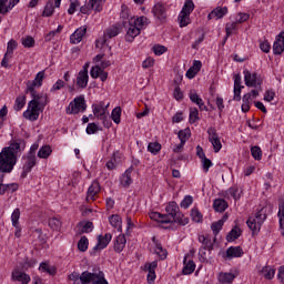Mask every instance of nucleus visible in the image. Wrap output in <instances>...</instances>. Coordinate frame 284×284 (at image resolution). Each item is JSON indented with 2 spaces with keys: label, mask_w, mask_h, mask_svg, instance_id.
Segmentation results:
<instances>
[{
  "label": "nucleus",
  "mask_w": 284,
  "mask_h": 284,
  "mask_svg": "<svg viewBox=\"0 0 284 284\" xmlns=\"http://www.w3.org/2000/svg\"><path fill=\"white\" fill-rule=\"evenodd\" d=\"M26 150V141L14 140L9 146L0 152V172H12L17 165V153Z\"/></svg>",
  "instance_id": "1"
},
{
  "label": "nucleus",
  "mask_w": 284,
  "mask_h": 284,
  "mask_svg": "<svg viewBox=\"0 0 284 284\" xmlns=\"http://www.w3.org/2000/svg\"><path fill=\"white\" fill-rule=\"evenodd\" d=\"M29 94L32 100L29 101L28 109L23 112V116L27 121H38L39 115L45 110V105H48L50 101L45 93H38L36 89H33V92H29Z\"/></svg>",
  "instance_id": "2"
},
{
  "label": "nucleus",
  "mask_w": 284,
  "mask_h": 284,
  "mask_svg": "<svg viewBox=\"0 0 284 284\" xmlns=\"http://www.w3.org/2000/svg\"><path fill=\"white\" fill-rule=\"evenodd\" d=\"M149 23L150 20L145 16L140 18H131L129 21H124L123 26L126 28L125 40L129 43H132L135 37H139L141 34V30H143V28H145V26Z\"/></svg>",
  "instance_id": "3"
},
{
  "label": "nucleus",
  "mask_w": 284,
  "mask_h": 284,
  "mask_svg": "<svg viewBox=\"0 0 284 284\" xmlns=\"http://www.w3.org/2000/svg\"><path fill=\"white\" fill-rule=\"evenodd\" d=\"M165 223H179L180 225H187L190 223V219L185 217V215L181 213V209L176 202H170L165 207Z\"/></svg>",
  "instance_id": "4"
},
{
  "label": "nucleus",
  "mask_w": 284,
  "mask_h": 284,
  "mask_svg": "<svg viewBox=\"0 0 284 284\" xmlns=\"http://www.w3.org/2000/svg\"><path fill=\"white\" fill-rule=\"evenodd\" d=\"M267 215L265 214L263 209L257 211L255 215L248 217V220L246 221V225L251 230L253 236L261 232V226L263 225V223H265Z\"/></svg>",
  "instance_id": "5"
},
{
  "label": "nucleus",
  "mask_w": 284,
  "mask_h": 284,
  "mask_svg": "<svg viewBox=\"0 0 284 284\" xmlns=\"http://www.w3.org/2000/svg\"><path fill=\"white\" fill-rule=\"evenodd\" d=\"M199 243L202 244L199 250L200 261L205 263V261H207V256H210L212 250H214V242H212V237H210V235H199Z\"/></svg>",
  "instance_id": "6"
},
{
  "label": "nucleus",
  "mask_w": 284,
  "mask_h": 284,
  "mask_svg": "<svg viewBox=\"0 0 284 284\" xmlns=\"http://www.w3.org/2000/svg\"><path fill=\"white\" fill-rule=\"evenodd\" d=\"M192 12H194V1L186 0L178 18L180 28H187L190 26V14Z\"/></svg>",
  "instance_id": "7"
},
{
  "label": "nucleus",
  "mask_w": 284,
  "mask_h": 284,
  "mask_svg": "<svg viewBox=\"0 0 284 284\" xmlns=\"http://www.w3.org/2000/svg\"><path fill=\"white\" fill-rule=\"evenodd\" d=\"M121 33V28L119 26H111L105 29L103 37L97 40L95 48H103L108 43L109 39H114V37H119Z\"/></svg>",
  "instance_id": "8"
},
{
  "label": "nucleus",
  "mask_w": 284,
  "mask_h": 284,
  "mask_svg": "<svg viewBox=\"0 0 284 284\" xmlns=\"http://www.w3.org/2000/svg\"><path fill=\"white\" fill-rule=\"evenodd\" d=\"M244 81L247 88H257L260 91L263 90L261 87L263 85V78H261V75H258L256 72L252 73L244 70Z\"/></svg>",
  "instance_id": "9"
},
{
  "label": "nucleus",
  "mask_w": 284,
  "mask_h": 284,
  "mask_svg": "<svg viewBox=\"0 0 284 284\" xmlns=\"http://www.w3.org/2000/svg\"><path fill=\"white\" fill-rule=\"evenodd\" d=\"M88 104H85V98L80 95L74 98L73 102H70L67 108V114H79V112H85Z\"/></svg>",
  "instance_id": "10"
},
{
  "label": "nucleus",
  "mask_w": 284,
  "mask_h": 284,
  "mask_svg": "<svg viewBox=\"0 0 284 284\" xmlns=\"http://www.w3.org/2000/svg\"><path fill=\"white\" fill-rule=\"evenodd\" d=\"M209 134V141L212 144L214 152H221V149L223 148V144H221V139L219 138V133L216 132V129L214 126H210L206 131Z\"/></svg>",
  "instance_id": "11"
},
{
  "label": "nucleus",
  "mask_w": 284,
  "mask_h": 284,
  "mask_svg": "<svg viewBox=\"0 0 284 284\" xmlns=\"http://www.w3.org/2000/svg\"><path fill=\"white\" fill-rule=\"evenodd\" d=\"M43 79H45V71H39L36 74L34 80L32 81H27V90L26 93L28 94V92H34L36 88H41L43 85Z\"/></svg>",
  "instance_id": "12"
},
{
  "label": "nucleus",
  "mask_w": 284,
  "mask_h": 284,
  "mask_svg": "<svg viewBox=\"0 0 284 284\" xmlns=\"http://www.w3.org/2000/svg\"><path fill=\"white\" fill-rule=\"evenodd\" d=\"M24 163L22 166V179H26V176H28V174H30L32 172V168H34V165H37V155H32V154H27L26 156L22 158Z\"/></svg>",
  "instance_id": "13"
},
{
  "label": "nucleus",
  "mask_w": 284,
  "mask_h": 284,
  "mask_svg": "<svg viewBox=\"0 0 284 284\" xmlns=\"http://www.w3.org/2000/svg\"><path fill=\"white\" fill-rule=\"evenodd\" d=\"M19 43L14 41V39H11L7 44V52L4 53V57L1 61L2 68H10V64L8 63L9 59H12V54H14V50H17Z\"/></svg>",
  "instance_id": "14"
},
{
  "label": "nucleus",
  "mask_w": 284,
  "mask_h": 284,
  "mask_svg": "<svg viewBox=\"0 0 284 284\" xmlns=\"http://www.w3.org/2000/svg\"><path fill=\"white\" fill-rule=\"evenodd\" d=\"M6 174H10V172L0 171V196H3L6 192H17V190H19V184L17 183L3 184V179H6Z\"/></svg>",
  "instance_id": "15"
},
{
  "label": "nucleus",
  "mask_w": 284,
  "mask_h": 284,
  "mask_svg": "<svg viewBox=\"0 0 284 284\" xmlns=\"http://www.w3.org/2000/svg\"><path fill=\"white\" fill-rule=\"evenodd\" d=\"M156 267H159L158 261L144 265V272H148L146 278L149 284H154V281L156 280Z\"/></svg>",
  "instance_id": "16"
},
{
  "label": "nucleus",
  "mask_w": 284,
  "mask_h": 284,
  "mask_svg": "<svg viewBox=\"0 0 284 284\" xmlns=\"http://www.w3.org/2000/svg\"><path fill=\"white\" fill-rule=\"evenodd\" d=\"M110 104L105 105V102H100L99 104H93V114L94 116H97V119H105V116L108 115V106Z\"/></svg>",
  "instance_id": "17"
},
{
  "label": "nucleus",
  "mask_w": 284,
  "mask_h": 284,
  "mask_svg": "<svg viewBox=\"0 0 284 284\" xmlns=\"http://www.w3.org/2000/svg\"><path fill=\"white\" fill-rule=\"evenodd\" d=\"M21 0H0V14H8ZM1 23V17H0Z\"/></svg>",
  "instance_id": "18"
},
{
  "label": "nucleus",
  "mask_w": 284,
  "mask_h": 284,
  "mask_svg": "<svg viewBox=\"0 0 284 284\" xmlns=\"http://www.w3.org/2000/svg\"><path fill=\"white\" fill-rule=\"evenodd\" d=\"M110 241H112V234L105 233L104 235L98 236V244L93 247L97 252L98 250H105L108 245H110Z\"/></svg>",
  "instance_id": "19"
},
{
  "label": "nucleus",
  "mask_w": 284,
  "mask_h": 284,
  "mask_svg": "<svg viewBox=\"0 0 284 284\" xmlns=\"http://www.w3.org/2000/svg\"><path fill=\"white\" fill-rule=\"evenodd\" d=\"M90 81V75L83 71H79L77 79H75V84L77 88H80V90H85L88 88V83Z\"/></svg>",
  "instance_id": "20"
},
{
  "label": "nucleus",
  "mask_w": 284,
  "mask_h": 284,
  "mask_svg": "<svg viewBox=\"0 0 284 284\" xmlns=\"http://www.w3.org/2000/svg\"><path fill=\"white\" fill-rule=\"evenodd\" d=\"M189 99L192 101V103H195V105H199L200 110L203 112H207V106L205 105V102H203V99L199 97V93L196 91L191 90L189 93Z\"/></svg>",
  "instance_id": "21"
},
{
  "label": "nucleus",
  "mask_w": 284,
  "mask_h": 284,
  "mask_svg": "<svg viewBox=\"0 0 284 284\" xmlns=\"http://www.w3.org/2000/svg\"><path fill=\"white\" fill-rule=\"evenodd\" d=\"M85 32H88V28L85 27H80L77 29L70 37L71 43H81V41H83V37H85Z\"/></svg>",
  "instance_id": "22"
},
{
  "label": "nucleus",
  "mask_w": 284,
  "mask_h": 284,
  "mask_svg": "<svg viewBox=\"0 0 284 284\" xmlns=\"http://www.w3.org/2000/svg\"><path fill=\"white\" fill-rule=\"evenodd\" d=\"M152 241L155 245L154 254L159 256L160 261H165L168 258V250L163 248V245L159 243L155 236L152 237Z\"/></svg>",
  "instance_id": "23"
},
{
  "label": "nucleus",
  "mask_w": 284,
  "mask_h": 284,
  "mask_svg": "<svg viewBox=\"0 0 284 284\" xmlns=\"http://www.w3.org/2000/svg\"><path fill=\"white\" fill-rule=\"evenodd\" d=\"M126 243H128V240L125 239L124 234L118 235L114 240V245H113L114 252H116L118 254H121V252L125 250Z\"/></svg>",
  "instance_id": "24"
},
{
  "label": "nucleus",
  "mask_w": 284,
  "mask_h": 284,
  "mask_svg": "<svg viewBox=\"0 0 284 284\" xmlns=\"http://www.w3.org/2000/svg\"><path fill=\"white\" fill-rule=\"evenodd\" d=\"M227 12H229L227 7H216L209 13L207 19L209 20L223 19V17H225V14H227Z\"/></svg>",
  "instance_id": "25"
},
{
  "label": "nucleus",
  "mask_w": 284,
  "mask_h": 284,
  "mask_svg": "<svg viewBox=\"0 0 284 284\" xmlns=\"http://www.w3.org/2000/svg\"><path fill=\"white\" fill-rule=\"evenodd\" d=\"M99 192H101V184H99L97 181H93L88 189L87 201H94V196H97Z\"/></svg>",
  "instance_id": "26"
},
{
  "label": "nucleus",
  "mask_w": 284,
  "mask_h": 284,
  "mask_svg": "<svg viewBox=\"0 0 284 284\" xmlns=\"http://www.w3.org/2000/svg\"><path fill=\"white\" fill-rule=\"evenodd\" d=\"M243 248L241 246H230L226 250V258H241L243 256Z\"/></svg>",
  "instance_id": "27"
},
{
  "label": "nucleus",
  "mask_w": 284,
  "mask_h": 284,
  "mask_svg": "<svg viewBox=\"0 0 284 284\" xmlns=\"http://www.w3.org/2000/svg\"><path fill=\"white\" fill-rule=\"evenodd\" d=\"M165 12H166V9H165V6H163V3H156L153 7V14L160 21H165L166 17H168V14Z\"/></svg>",
  "instance_id": "28"
},
{
  "label": "nucleus",
  "mask_w": 284,
  "mask_h": 284,
  "mask_svg": "<svg viewBox=\"0 0 284 284\" xmlns=\"http://www.w3.org/2000/svg\"><path fill=\"white\" fill-rule=\"evenodd\" d=\"M11 278H12V281H18L19 283H22V284L30 283V275H28L19 270H16L12 272Z\"/></svg>",
  "instance_id": "29"
},
{
  "label": "nucleus",
  "mask_w": 284,
  "mask_h": 284,
  "mask_svg": "<svg viewBox=\"0 0 284 284\" xmlns=\"http://www.w3.org/2000/svg\"><path fill=\"white\" fill-rule=\"evenodd\" d=\"M244 88L241 85V74L234 75V101H241V89Z\"/></svg>",
  "instance_id": "30"
},
{
  "label": "nucleus",
  "mask_w": 284,
  "mask_h": 284,
  "mask_svg": "<svg viewBox=\"0 0 284 284\" xmlns=\"http://www.w3.org/2000/svg\"><path fill=\"white\" fill-rule=\"evenodd\" d=\"M184 267L182 270V274L187 275L192 274L194 270H196V264L192 260H187V255L184 256Z\"/></svg>",
  "instance_id": "31"
},
{
  "label": "nucleus",
  "mask_w": 284,
  "mask_h": 284,
  "mask_svg": "<svg viewBox=\"0 0 284 284\" xmlns=\"http://www.w3.org/2000/svg\"><path fill=\"white\" fill-rule=\"evenodd\" d=\"M234 278H236L234 273H220L217 276L219 284H232Z\"/></svg>",
  "instance_id": "32"
},
{
  "label": "nucleus",
  "mask_w": 284,
  "mask_h": 284,
  "mask_svg": "<svg viewBox=\"0 0 284 284\" xmlns=\"http://www.w3.org/2000/svg\"><path fill=\"white\" fill-rule=\"evenodd\" d=\"M120 183L123 187H130L132 185V169H128L121 176Z\"/></svg>",
  "instance_id": "33"
},
{
  "label": "nucleus",
  "mask_w": 284,
  "mask_h": 284,
  "mask_svg": "<svg viewBox=\"0 0 284 284\" xmlns=\"http://www.w3.org/2000/svg\"><path fill=\"white\" fill-rule=\"evenodd\" d=\"M95 275H97V272L90 273V271H84L80 275V283L81 284L93 283Z\"/></svg>",
  "instance_id": "34"
},
{
  "label": "nucleus",
  "mask_w": 284,
  "mask_h": 284,
  "mask_svg": "<svg viewBox=\"0 0 284 284\" xmlns=\"http://www.w3.org/2000/svg\"><path fill=\"white\" fill-rule=\"evenodd\" d=\"M273 52L274 54H283L284 52V38H278L273 44Z\"/></svg>",
  "instance_id": "35"
},
{
  "label": "nucleus",
  "mask_w": 284,
  "mask_h": 284,
  "mask_svg": "<svg viewBox=\"0 0 284 284\" xmlns=\"http://www.w3.org/2000/svg\"><path fill=\"white\" fill-rule=\"evenodd\" d=\"M78 227H81L80 231H78V234H90L92 230H94V224L92 222H87V223H79Z\"/></svg>",
  "instance_id": "36"
},
{
  "label": "nucleus",
  "mask_w": 284,
  "mask_h": 284,
  "mask_svg": "<svg viewBox=\"0 0 284 284\" xmlns=\"http://www.w3.org/2000/svg\"><path fill=\"white\" fill-rule=\"evenodd\" d=\"M213 207L215 212H225L227 210V203L223 199H217L213 202Z\"/></svg>",
  "instance_id": "37"
},
{
  "label": "nucleus",
  "mask_w": 284,
  "mask_h": 284,
  "mask_svg": "<svg viewBox=\"0 0 284 284\" xmlns=\"http://www.w3.org/2000/svg\"><path fill=\"white\" fill-rule=\"evenodd\" d=\"M103 6H104V3H101L100 4V10H97V7H92V4H90V0L88 1V6H82L81 8H80V12L82 13V14H90V11L91 10H94V12H101L102 10H103Z\"/></svg>",
  "instance_id": "38"
},
{
  "label": "nucleus",
  "mask_w": 284,
  "mask_h": 284,
  "mask_svg": "<svg viewBox=\"0 0 284 284\" xmlns=\"http://www.w3.org/2000/svg\"><path fill=\"white\" fill-rule=\"evenodd\" d=\"M241 229L239 226L233 227L230 233L226 235V241L231 243L232 241H236L241 236Z\"/></svg>",
  "instance_id": "39"
},
{
  "label": "nucleus",
  "mask_w": 284,
  "mask_h": 284,
  "mask_svg": "<svg viewBox=\"0 0 284 284\" xmlns=\"http://www.w3.org/2000/svg\"><path fill=\"white\" fill-rule=\"evenodd\" d=\"M261 272L264 278H267V281H272L276 274V271L272 266H264Z\"/></svg>",
  "instance_id": "40"
},
{
  "label": "nucleus",
  "mask_w": 284,
  "mask_h": 284,
  "mask_svg": "<svg viewBox=\"0 0 284 284\" xmlns=\"http://www.w3.org/2000/svg\"><path fill=\"white\" fill-rule=\"evenodd\" d=\"M92 284H109L108 280H105V274L103 271H95V276L93 277Z\"/></svg>",
  "instance_id": "41"
},
{
  "label": "nucleus",
  "mask_w": 284,
  "mask_h": 284,
  "mask_svg": "<svg viewBox=\"0 0 284 284\" xmlns=\"http://www.w3.org/2000/svg\"><path fill=\"white\" fill-rule=\"evenodd\" d=\"M52 154V148L50 145H44L38 151L39 159H48Z\"/></svg>",
  "instance_id": "42"
},
{
  "label": "nucleus",
  "mask_w": 284,
  "mask_h": 284,
  "mask_svg": "<svg viewBox=\"0 0 284 284\" xmlns=\"http://www.w3.org/2000/svg\"><path fill=\"white\" fill-rule=\"evenodd\" d=\"M225 224V220H219L217 222H213L211 225V230L214 234V236L219 235V232L223 230V225Z\"/></svg>",
  "instance_id": "43"
},
{
  "label": "nucleus",
  "mask_w": 284,
  "mask_h": 284,
  "mask_svg": "<svg viewBox=\"0 0 284 284\" xmlns=\"http://www.w3.org/2000/svg\"><path fill=\"white\" fill-rule=\"evenodd\" d=\"M24 106H26V95H18L13 106L16 112L23 110Z\"/></svg>",
  "instance_id": "44"
},
{
  "label": "nucleus",
  "mask_w": 284,
  "mask_h": 284,
  "mask_svg": "<svg viewBox=\"0 0 284 284\" xmlns=\"http://www.w3.org/2000/svg\"><path fill=\"white\" fill-rule=\"evenodd\" d=\"M39 270L41 272H47V274H50V276H54V274H57V268L50 266L48 263H41Z\"/></svg>",
  "instance_id": "45"
},
{
  "label": "nucleus",
  "mask_w": 284,
  "mask_h": 284,
  "mask_svg": "<svg viewBox=\"0 0 284 284\" xmlns=\"http://www.w3.org/2000/svg\"><path fill=\"white\" fill-rule=\"evenodd\" d=\"M111 119L114 123H116V125H119V123H121V106H115L112 110Z\"/></svg>",
  "instance_id": "46"
},
{
  "label": "nucleus",
  "mask_w": 284,
  "mask_h": 284,
  "mask_svg": "<svg viewBox=\"0 0 284 284\" xmlns=\"http://www.w3.org/2000/svg\"><path fill=\"white\" fill-rule=\"evenodd\" d=\"M109 222L112 225V227H118V232H121V216L119 215H111L109 217Z\"/></svg>",
  "instance_id": "47"
},
{
  "label": "nucleus",
  "mask_w": 284,
  "mask_h": 284,
  "mask_svg": "<svg viewBox=\"0 0 284 284\" xmlns=\"http://www.w3.org/2000/svg\"><path fill=\"white\" fill-rule=\"evenodd\" d=\"M252 99V93H246L243 95L242 112H250V100Z\"/></svg>",
  "instance_id": "48"
},
{
  "label": "nucleus",
  "mask_w": 284,
  "mask_h": 284,
  "mask_svg": "<svg viewBox=\"0 0 284 284\" xmlns=\"http://www.w3.org/2000/svg\"><path fill=\"white\" fill-rule=\"evenodd\" d=\"M88 245H90V242L88 241L87 236H82L78 242V250L80 252H87Z\"/></svg>",
  "instance_id": "49"
},
{
  "label": "nucleus",
  "mask_w": 284,
  "mask_h": 284,
  "mask_svg": "<svg viewBox=\"0 0 284 284\" xmlns=\"http://www.w3.org/2000/svg\"><path fill=\"white\" fill-rule=\"evenodd\" d=\"M52 14H54V4L52 1H49L44 7L42 17H52Z\"/></svg>",
  "instance_id": "50"
},
{
  "label": "nucleus",
  "mask_w": 284,
  "mask_h": 284,
  "mask_svg": "<svg viewBox=\"0 0 284 284\" xmlns=\"http://www.w3.org/2000/svg\"><path fill=\"white\" fill-rule=\"evenodd\" d=\"M178 136L182 143H187V140L191 136L190 129L179 131Z\"/></svg>",
  "instance_id": "51"
},
{
  "label": "nucleus",
  "mask_w": 284,
  "mask_h": 284,
  "mask_svg": "<svg viewBox=\"0 0 284 284\" xmlns=\"http://www.w3.org/2000/svg\"><path fill=\"white\" fill-rule=\"evenodd\" d=\"M49 227H51V230H54L55 232H59L61 230V220H59L57 217L50 219Z\"/></svg>",
  "instance_id": "52"
},
{
  "label": "nucleus",
  "mask_w": 284,
  "mask_h": 284,
  "mask_svg": "<svg viewBox=\"0 0 284 284\" xmlns=\"http://www.w3.org/2000/svg\"><path fill=\"white\" fill-rule=\"evenodd\" d=\"M148 150L149 152H151V154H159V152H161V143L150 142L148 145Z\"/></svg>",
  "instance_id": "53"
},
{
  "label": "nucleus",
  "mask_w": 284,
  "mask_h": 284,
  "mask_svg": "<svg viewBox=\"0 0 284 284\" xmlns=\"http://www.w3.org/2000/svg\"><path fill=\"white\" fill-rule=\"evenodd\" d=\"M251 154L255 161H261V159H263V151H261L260 146H253L251 149Z\"/></svg>",
  "instance_id": "54"
},
{
  "label": "nucleus",
  "mask_w": 284,
  "mask_h": 284,
  "mask_svg": "<svg viewBox=\"0 0 284 284\" xmlns=\"http://www.w3.org/2000/svg\"><path fill=\"white\" fill-rule=\"evenodd\" d=\"M19 219H21V211L19 209H16L11 214V221H12L13 227H17V225H19Z\"/></svg>",
  "instance_id": "55"
},
{
  "label": "nucleus",
  "mask_w": 284,
  "mask_h": 284,
  "mask_svg": "<svg viewBox=\"0 0 284 284\" xmlns=\"http://www.w3.org/2000/svg\"><path fill=\"white\" fill-rule=\"evenodd\" d=\"M191 217L194 223H201L203 221V214H201L197 209L191 210Z\"/></svg>",
  "instance_id": "56"
},
{
  "label": "nucleus",
  "mask_w": 284,
  "mask_h": 284,
  "mask_svg": "<svg viewBox=\"0 0 284 284\" xmlns=\"http://www.w3.org/2000/svg\"><path fill=\"white\" fill-rule=\"evenodd\" d=\"M236 26H237V22H232V23H226L225 26V32H226V36H225V40L230 39L232 32H234V30H236Z\"/></svg>",
  "instance_id": "57"
},
{
  "label": "nucleus",
  "mask_w": 284,
  "mask_h": 284,
  "mask_svg": "<svg viewBox=\"0 0 284 284\" xmlns=\"http://www.w3.org/2000/svg\"><path fill=\"white\" fill-rule=\"evenodd\" d=\"M192 203H194V199L192 197V195H186L180 203V206L183 207V210H187V207H190Z\"/></svg>",
  "instance_id": "58"
},
{
  "label": "nucleus",
  "mask_w": 284,
  "mask_h": 284,
  "mask_svg": "<svg viewBox=\"0 0 284 284\" xmlns=\"http://www.w3.org/2000/svg\"><path fill=\"white\" fill-rule=\"evenodd\" d=\"M164 216H165V214H161V213H159V212H152V213L150 214V219H152V221H158V223H164V224H166Z\"/></svg>",
  "instance_id": "59"
},
{
  "label": "nucleus",
  "mask_w": 284,
  "mask_h": 284,
  "mask_svg": "<svg viewBox=\"0 0 284 284\" xmlns=\"http://www.w3.org/2000/svg\"><path fill=\"white\" fill-rule=\"evenodd\" d=\"M190 123H196V121H199V109L193 108L190 110Z\"/></svg>",
  "instance_id": "60"
},
{
  "label": "nucleus",
  "mask_w": 284,
  "mask_h": 284,
  "mask_svg": "<svg viewBox=\"0 0 284 284\" xmlns=\"http://www.w3.org/2000/svg\"><path fill=\"white\" fill-rule=\"evenodd\" d=\"M102 71H103V69H101V67H99V65L92 67L90 70L91 78L99 79Z\"/></svg>",
  "instance_id": "61"
},
{
  "label": "nucleus",
  "mask_w": 284,
  "mask_h": 284,
  "mask_svg": "<svg viewBox=\"0 0 284 284\" xmlns=\"http://www.w3.org/2000/svg\"><path fill=\"white\" fill-rule=\"evenodd\" d=\"M22 45H24V48H34V38L30 36L22 38Z\"/></svg>",
  "instance_id": "62"
},
{
  "label": "nucleus",
  "mask_w": 284,
  "mask_h": 284,
  "mask_svg": "<svg viewBox=\"0 0 284 284\" xmlns=\"http://www.w3.org/2000/svg\"><path fill=\"white\" fill-rule=\"evenodd\" d=\"M226 194H230L235 201L241 199V194H239V187L236 186L230 187L226 191Z\"/></svg>",
  "instance_id": "63"
},
{
  "label": "nucleus",
  "mask_w": 284,
  "mask_h": 284,
  "mask_svg": "<svg viewBox=\"0 0 284 284\" xmlns=\"http://www.w3.org/2000/svg\"><path fill=\"white\" fill-rule=\"evenodd\" d=\"M250 19L248 13L245 12H239L237 18L235 19V22L237 23H245Z\"/></svg>",
  "instance_id": "64"
}]
</instances>
